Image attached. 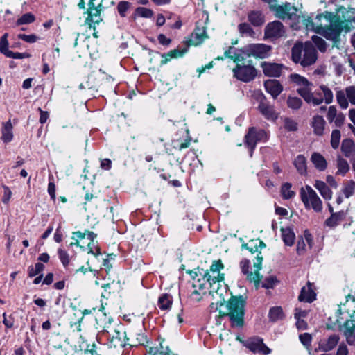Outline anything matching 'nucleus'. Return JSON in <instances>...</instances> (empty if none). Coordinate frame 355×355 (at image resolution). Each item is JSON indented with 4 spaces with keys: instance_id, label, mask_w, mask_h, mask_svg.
Returning a JSON list of instances; mask_svg holds the SVG:
<instances>
[{
    "instance_id": "obj_3",
    "label": "nucleus",
    "mask_w": 355,
    "mask_h": 355,
    "mask_svg": "<svg viewBox=\"0 0 355 355\" xmlns=\"http://www.w3.org/2000/svg\"><path fill=\"white\" fill-rule=\"evenodd\" d=\"M290 80L298 86L297 92L309 104L319 105L324 102L330 104L333 101V92L325 85H320L313 92H312V83L306 78L297 73H292L289 76Z\"/></svg>"
},
{
    "instance_id": "obj_28",
    "label": "nucleus",
    "mask_w": 355,
    "mask_h": 355,
    "mask_svg": "<svg viewBox=\"0 0 355 355\" xmlns=\"http://www.w3.org/2000/svg\"><path fill=\"white\" fill-rule=\"evenodd\" d=\"M189 46H187L184 49H180L178 47L175 49L170 51L167 53H164L162 55V57L164 58V60H162V64H166L168 60L172 58H177L179 57H182L185 53L187 52Z\"/></svg>"
},
{
    "instance_id": "obj_59",
    "label": "nucleus",
    "mask_w": 355,
    "mask_h": 355,
    "mask_svg": "<svg viewBox=\"0 0 355 355\" xmlns=\"http://www.w3.org/2000/svg\"><path fill=\"white\" fill-rule=\"evenodd\" d=\"M300 340L304 345L309 346L311 342V336L308 333H304L300 335Z\"/></svg>"
},
{
    "instance_id": "obj_47",
    "label": "nucleus",
    "mask_w": 355,
    "mask_h": 355,
    "mask_svg": "<svg viewBox=\"0 0 355 355\" xmlns=\"http://www.w3.org/2000/svg\"><path fill=\"white\" fill-rule=\"evenodd\" d=\"M302 101L298 97L289 96L287 99L288 106L293 110H298L302 106Z\"/></svg>"
},
{
    "instance_id": "obj_62",
    "label": "nucleus",
    "mask_w": 355,
    "mask_h": 355,
    "mask_svg": "<svg viewBox=\"0 0 355 355\" xmlns=\"http://www.w3.org/2000/svg\"><path fill=\"white\" fill-rule=\"evenodd\" d=\"M159 42L165 46H168L170 44L171 40L169 38H167L164 34H159L157 37Z\"/></svg>"
},
{
    "instance_id": "obj_50",
    "label": "nucleus",
    "mask_w": 355,
    "mask_h": 355,
    "mask_svg": "<svg viewBox=\"0 0 355 355\" xmlns=\"http://www.w3.org/2000/svg\"><path fill=\"white\" fill-rule=\"evenodd\" d=\"M153 11L144 7H139L135 10V15L141 17H150L153 16Z\"/></svg>"
},
{
    "instance_id": "obj_2",
    "label": "nucleus",
    "mask_w": 355,
    "mask_h": 355,
    "mask_svg": "<svg viewBox=\"0 0 355 355\" xmlns=\"http://www.w3.org/2000/svg\"><path fill=\"white\" fill-rule=\"evenodd\" d=\"M355 23L354 10H347L341 19L338 14L325 11L318 14L314 20L308 17L304 20V25L308 30H311L329 40L338 42L342 31L348 33Z\"/></svg>"
},
{
    "instance_id": "obj_52",
    "label": "nucleus",
    "mask_w": 355,
    "mask_h": 355,
    "mask_svg": "<svg viewBox=\"0 0 355 355\" xmlns=\"http://www.w3.org/2000/svg\"><path fill=\"white\" fill-rule=\"evenodd\" d=\"M347 96L352 105H355V86H350L345 89Z\"/></svg>"
},
{
    "instance_id": "obj_24",
    "label": "nucleus",
    "mask_w": 355,
    "mask_h": 355,
    "mask_svg": "<svg viewBox=\"0 0 355 355\" xmlns=\"http://www.w3.org/2000/svg\"><path fill=\"white\" fill-rule=\"evenodd\" d=\"M205 34L206 31L204 27L196 28L195 31L191 35L187 46H198L200 44L206 37Z\"/></svg>"
},
{
    "instance_id": "obj_8",
    "label": "nucleus",
    "mask_w": 355,
    "mask_h": 355,
    "mask_svg": "<svg viewBox=\"0 0 355 355\" xmlns=\"http://www.w3.org/2000/svg\"><path fill=\"white\" fill-rule=\"evenodd\" d=\"M263 257L261 256V252L257 254L255 261H254V271H249L250 261L248 259H243L240 263V266L242 272L246 275L247 278L250 281L253 282L255 285L259 284L260 275L259 271L261 268Z\"/></svg>"
},
{
    "instance_id": "obj_61",
    "label": "nucleus",
    "mask_w": 355,
    "mask_h": 355,
    "mask_svg": "<svg viewBox=\"0 0 355 355\" xmlns=\"http://www.w3.org/2000/svg\"><path fill=\"white\" fill-rule=\"evenodd\" d=\"M349 351L347 345L345 343H341L336 352V355H348Z\"/></svg>"
},
{
    "instance_id": "obj_39",
    "label": "nucleus",
    "mask_w": 355,
    "mask_h": 355,
    "mask_svg": "<svg viewBox=\"0 0 355 355\" xmlns=\"http://www.w3.org/2000/svg\"><path fill=\"white\" fill-rule=\"evenodd\" d=\"M291 183L286 182L281 187V194L284 199H291L295 196V192L291 190Z\"/></svg>"
},
{
    "instance_id": "obj_1",
    "label": "nucleus",
    "mask_w": 355,
    "mask_h": 355,
    "mask_svg": "<svg viewBox=\"0 0 355 355\" xmlns=\"http://www.w3.org/2000/svg\"><path fill=\"white\" fill-rule=\"evenodd\" d=\"M223 268L220 260L213 262L210 267L211 273H217V276L211 275L210 272H205L203 277L207 279L209 284L210 293L214 297L219 296L220 300L216 302L219 304L218 310L220 315L228 316L232 327H241L243 324L245 300L243 297H232L227 304L225 297H223V291L227 293L226 287L221 288V283L224 281V274L220 273V270Z\"/></svg>"
},
{
    "instance_id": "obj_60",
    "label": "nucleus",
    "mask_w": 355,
    "mask_h": 355,
    "mask_svg": "<svg viewBox=\"0 0 355 355\" xmlns=\"http://www.w3.org/2000/svg\"><path fill=\"white\" fill-rule=\"evenodd\" d=\"M85 236H86L85 232H81L80 231L73 232V236L72 239L76 241V242L74 243V245H79L78 240L83 239ZM71 245H73V243H71Z\"/></svg>"
},
{
    "instance_id": "obj_14",
    "label": "nucleus",
    "mask_w": 355,
    "mask_h": 355,
    "mask_svg": "<svg viewBox=\"0 0 355 355\" xmlns=\"http://www.w3.org/2000/svg\"><path fill=\"white\" fill-rule=\"evenodd\" d=\"M257 100L259 102L258 110L268 120H275L278 114L273 106L270 105L266 97L261 92L256 94Z\"/></svg>"
},
{
    "instance_id": "obj_31",
    "label": "nucleus",
    "mask_w": 355,
    "mask_h": 355,
    "mask_svg": "<svg viewBox=\"0 0 355 355\" xmlns=\"http://www.w3.org/2000/svg\"><path fill=\"white\" fill-rule=\"evenodd\" d=\"M297 172L301 175H306L307 173L306 159L302 155H299L293 161Z\"/></svg>"
},
{
    "instance_id": "obj_23",
    "label": "nucleus",
    "mask_w": 355,
    "mask_h": 355,
    "mask_svg": "<svg viewBox=\"0 0 355 355\" xmlns=\"http://www.w3.org/2000/svg\"><path fill=\"white\" fill-rule=\"evenodd\" d=\"M341 150L344 155L350 159L353 163L355 160V144L352 139H345L341 144Z\"/></svg>"
},
{
    "instance_id": "obj_13",
    "label": "nucleus",
    "mask_w": 355,
    "mask_h": 355,
    "mask_svg": "<svg viewBox=\"0 0 355 355\" xmlns=\"http://www.w3.org/2000/svg\"><path fill=\"white\" fill-rule=\"evenodd\" d=\"M121 336L120 331L112 326L105 327L99 334L101 338H106L110 345L114 347L124 346Z\"/></svg>"
},
{
    "instance_id": "obj_33",
    "label": "nucleus",
    "mask_w": 355,
    "mask_h": 355,
    "mask_svg": "<svg viewBox=\"0 0 355 355\" xmlns=\"http://www.w3.org/2000/svg\"><path fill=\"white\" fill-rule=\"evenodd\" d=\"M337 171L336 175L344 176L349 171V165L347 160L341 157H338L336 159Z\"/></svg>"
},
{
    "instance_id": "obj_35",
    "label": "nucleus",
    "mask_w": 355,
    "mask_h": 355,
    "mask_svg": "<svg viewBox=\"0 0 355 355\" xmlns=\"http://www.w3.org/2000/svg\"><path fill=\"white\" fill-rule=\"evenodd\" d=\"M172 297L168 294L162 295L158 300V306L162 310H168L172 304Z\"/></svg>"
},
{
    "instance_id": "obj_37",
    "label": "nucleus",
    "mask_w": 355,
    "mask_h": 355,
    "mask_svg": "<svg viewBox=\"0 0 355 355\" xmlns=\"http://www.w3.org/2000/svg\"><path fill=\"white\" fill-rule=\"evenodd\" d=\"M268 317L271 321L276 322L282 320L284 317V314L280 306H275L270 309Z\"/></svg>"
},
{
    "instance_id": "obj_21",
    "label": "nucleus",
    "mask_w": 355,
    "mask_h": 355,
    "mask_svg": "<svg viewBox=\"0 0 355 355\" xmlns=\"http://www.w3.org/2000/svg\"><path fill=\"white\" fill-rule=\"evenodd\" d=\"M340 337L337 334H331L327 339L321 340L319 344L320 349L323 352L332 350L338 343Z\"/></svg>"
},
{
    "instance_id": "obj_12",
    "label": "nucleus",
    "mask_w": 355,
    "mask_h": 355,
    "mask_svg": "<svg viewBox=\"0 0 355 355\" xmlns=\"http://www.w3.org/2000/svg\"><path fill=\"white\" fill-rule=\"evenodd\" d=\"M275 15L281 19H293L297 16V9L290 3H285L282 5L277 3L270 10Z\"/></svg>"
},
{
    "instance_id": "obj_26",
    "label": "nucleus",
    "mask_w": 355,
    "mask_h": 355,
    "mask_svg": "<svg viewBox=\"0 0 355 355\" xmlns=\"http://www.w3.org/2000/svg\"><path fill=\"white\" fill-rule=\"evenodd\" d=\"M325 124L326 122L322 116H314L311 121V126L313 129L314 134L322 136L324 134Z\"/></svg>"
},
{
    "instance_id": "obj_44",
    "label": "nucleus",
    "mask_w": 355,
    "mask_h": 355,
    "mask_svg": "<svg viewBox=\"0 0 355 355\" xmlns=\"http://www.w3.org/2000/svg\"><path fill=\"white\" fill-rule=\"evenodd\" d=\"M239 33L243 35L253 36L254 32L251 26L247 23L240 24L238 26Z\"/></svg>"
},
{
    "instance_id": "obj_25",
    "label": "nucleus",
    "mask_w": 355,
    "mask_h": 355,
    "mask_svg": "<svg viewBox=\"0 0 355 355\" xmlns=\"http://www.w3.org/2000/svg\"><path fill=\"white\" fill-rule=\"evenodd\" d=\"M311 162L313 163L315 168H317L320 171H324L327 169L328 164L324 158L319 153H313L311 157Z\"/></svg>"
},
{
    "instance_id": "obj_45",
    "label": "nucleus",
    "mask_w": 355,
    "mask_h": 355,
    "mask_svg": "<svg viewBox=\"0 0 355 355\" xmlns=\"http://www.w3.org/2000/svg\"><path fill=\"white\" fill-rule=\"evenodd\" d=\"M340 132L338 130H334L331 135V146L334 149H337L340 145Z\"/></svg>"
},
{
    "instance_id": "obj_6",
    "label": "nucleus",
    "mask_w": 355,
    "mask_h": 355,
    "mask_svg": "<svg viewBox=\"0 0 355 355\" xmlns=\"http://www.w3.org/2000/svg\"><path fill=\"white\" fill-rule=\"evenodd\" d=\"M244 58L243 55H238L234 61L236 62V66L233 69L234 77L243 82H250L252 80L257 76V71L252 65L251 61H248V64L243 62Z\"/></svg>"
},
{
    "instance_id": "obj_51",
    "label": "nucleus",
    "mask_w": 355,
    "mask_h": 355,
    "mask_svg": "<svg viewBox=\"0 0 355 355\" xmlns=\"http://www.w3.org/2000/svg\"><path fill=\"white\" fill-rule=\"evenodd\" d=\"M284 128L288 131H296L297 130V123L293 119L286 118L284 119Z\"/></svg>"
},
{
    "instance_id": "obj_16",
    "label": "nucleus",
    "mask_w": 355,
    "mask_h": 355,
    "mask_svg": "<svg viewBox=\"0 0 355 355\" xmlns=\"http://www.w3.org/2000/svg\"><path fill=\"white\" fill-rule=\"evenodd\" d=\"M247 347L254 353H261L264 355L269 354L271 352L263 342V339L259 338H252L247 341Z\"/></svg>"
},
{
    "instance_id": "obj_53",
    "label": "nucleus",
    "mask_w": 355,
    "mask_h": 355,
    "mask_svg": "<svg viewBox=\"0 0 355 355\" xmlns=\"http://www.w3.org/2000/svg\"><path fill=\"white\" fill-rule=\"evenodd\" d=\"M58 253L59 258H60L61 262L62 263V264L64 265V266H67L69 263V258L68 253L62 249H59L58 251Z\"/></svg>"
},
{
    "instance_id": "obj_17",
    "label": "nucleus",
    "mask_w": 355,
    "mask_h": 355,
    "mask_svg": "<svg viewBox=\"0 0 355 355\" xmlns=\"http://www.w3.org/2000/svg\"><path fill=\"white\" fill-rule=\"evenodd\" d=\"M313 245V238L307 231H304V236L300 238L297 244V253L299 255L304 254L308 249H311Z\"/></svg>"
},
{
    "instance_id": "obj_49",
    "label": "nucleus",
    "mask_w": 355,
    "mask_h": 355,
    "mask_svg": "<svg viewBox=\"0 0 355 355\" xmlns=\"http://www.w3.org/2000/svg\"><path fill=\"white\" fill-rule=\"evenodd\" d=\"M131 3L128 1H120L117 5V10L121 17H125L127 11L130 8Z\"/></svg>"
},
{
    "instance_id": "obj_5",
    "label": "nucleus",
    "mask_w": 355,
    "mask_h": 355,
    "mask_svg": "<svg viewBox=\"0 0 355 355\" xmlns=\"http://www.w3.org/2000/svg\"><path fill=\"white\" fill-rule=\"evenodd\" d=\"M300 196L306 209H312L316 213L322 212L323 202L316 191L309 185L301 187Z\"/></svg>"
},
{
    "instance_id": "obj_18",
    "label": "nucleus",
    "mask_w": 355,
    "mask_h": 355,
    "mask_svg": "<svg viewBox=\"0 0 355 355\" xmlns=\"http://www.w3.org/2000/svg\"><path fill=\"white\" fill-rule=\"evenodd\" d=\"M263 73L270 77H279L281 75L283 65L277 63L263 62L261 64Z\"/></svg>"
},
{
    "instance_id": "obj_38",
    "label": "nucleus",
    "mask_w": 355,
    "mask_h": 355,
    "mask_svg": "<svg viewBox=\"0 0 355 355\" xmlns=\"http://www.w3.org/2000/svg\"><path fill=\"white\" fill-rule=\"evenodd\" d=\"M355 191V182L349 180L343 184L341 192L346 198L351 197Z\"/></svg>"
},
{
    "instance_id": "obj_64",
    "label": "nucleus",
    "mask_w": 355,
    "mask_h": 355,
    "mask_svg": "<svg viewBox=\"0 0 355 355\" xmlns=\"http://www.w3.org/2000/svg\"><path fill=\"white\" fill-rule=\"evenodd\" d=\"M326 181H327V183L331 187L333 188H337L338 187V183L336 181L335 178H334L333 175H328L327 177H326Z\"/></svg>"
},
{
    "instance_id": "obj_19",
    "label": "nucleus",
    "mask_w": 355,
    "mask_h": 355,
    "mask_svg": "<svg viewBox=\"0 0 355 355\" xmlns=\"http://www.w3.org/2000/svg\"><path fill=\"white\" fill-rule=\"evenodd\" d=\"M264 87L268 93L274 98H277L282 92L283 87L277 80L269 79L264 83Z\"/></svg>"
},
{
    "instance_id": "obj_56",
    "label": "nucleus",
    "mask_w": 355,
    "mask_h": 355,
    "mask_svg": "<svg viewBox=\"0 0 355 355\" xmlns=\"http://www.w3.org/2000/svg\"><path fill=\"white\" fill-rule=\"evenodd\" d=\"M309 311L303 310L301 308H295L294 313L295 319H304L308 315Z\"/></svg>"
},
{
    "instance_id": "obj_27",
    "label": "nucleus",
    "mask_w": 355,
    "mask_h": 355,
    "mask_svg": "<svg viewBox=\"0 0 355 355\" xmlns=\"http://www.w3.org/2000/svg\"><path fill=\"white\" fill-rule=\"evenodd\" d=\"M345 217L343 211L332 213L331 216L325 220L324 224L330 228H334L344 220Z\"/></svg>"
},
{
    "instance_id": "obj_9",
    "label": "nucleus",
    "mask_w": 355,
    "mask_h": 355,
    "mask_svg": "<svg viewBox=\"0 0 355 355\" xmlns=\"http://www.w3.org/2000/svg\"><path fill=\"white\" fill-rule=\"evenodd\" d=\"M209 286V282L204 277L202 279L194 280L191 291H189V301L190 303L200 302L205 296Z\"/></svg>"
},
{
    "instance_id": "obj_20",
    "label": "nucleus",
    "mask_w": 355,
    "mask_h": 355,
    "mask_svg": "<svg viewBox=\"0 0 355 355\" xmlns=\"http://www.w3.org/2000/svg\"><path fill=\"white\" fill-rule=\"evenodd\" d=\"M300 302L311 303L315 300V293L313 289V285L308 282L306 286H303L301 289L300 294L298 296Z\"/></svg>"
},
{
    "instance_id": "obj_43",
    "label": "nucleus",
    "mask_w": 355,
    "mask_h": 355,
    "mask_svg": "<svg viewBox=\"0 0 355 355\" xmlns=\"http://www.w3.org/2000/svg\"><path fill=\"white\" fill-rule=\"evenodd\" d=\"M44 269V264L37 263L35 266H30L28 268V273L30 277H33L40 273Z\"/></svg>"
},
{
    "instance_id": "obj_48",
    "label": "nucleus",
    "mask_w": 355,
    "mask_h": 355,
    "mask_svg": "<svg viewBox=\"0 0 355 355\" xmlns=\"http://www.w3.org/2000/svg\"><path fill=\"white\" fill-rule=\"evenodd\" d=\"M101 10V8H92V10H88V19H89L92 22L98 23L101 20L100 18Z\"/></svg>"
},
{
    "instance_id": "obj_29",
    "label": "nucleus",
    "mask_w": 355,
    "mask_h": 355,
    "mask_svg": "<svg viewBox=\"0 0 355 355\" xmlns=\"http://www.w3.org/2000/svg\"><path fill=\"white\" fill-rule=\"evenodd\" d=\"M248 21L254 26H259L265 21V17L262 12L259 10L250 11L248 15Z\"/></svg>"
},
{
    "instance_id": "obj_58",
    "label": "nucleus",
    "mask_w": 355,
    "mask_h": 355,
    "mask_svg": "<svg viewBox=\"0 0 355 355\" xmlns=\"http://www.w3.org/2000/svg\"><path fill=\"white\" fill-rule=\"evenodd\" d=\"M277 282V279L274 277H270L268 278H266L263 282H262V287L265 288H272L274 287Z\"/></svg>"
},
{
    "instance_id": "obj_63",
    "label": "nucleus",
    "mask_w": 355,
    "mask_h": 355,
    "mask_svg": "<svg viewBox=\"0 0 355 355\" xmlns=\"http://www.w3.org/2000/svg\"><path fill=\"white\" fill-rule=\"evenodd\" d=\"M296 327L300 330H304L307 328V323L304 319H295Z\"/></svg>"
},
{
    "instance_id": "obj_57",
    "label": "nucleus",
    "mask_w": 355,
    "mask_h": 355,
    "mask_svg": "<svg viewBox=\"0 0 355 355\" xmlns=\"http://www.w3.org/2000/svg\"><path fill=\"white\" fill-rule=\"evenodd\" d=\"M18 37L26 42H28V43H34L38 40V37L34 34H32V35L19 34L18 35Z\"/></svg>"
},
{
    "instance_id": "obj_55",
    "label": "nucleus",
    "mask_w": 355,
    "mask_h": 355,
    "mask_svg": "<svg viewBox=\"0 0 355 355\" xmlns=\"http://www.w3.org/2000/svg\"><path fill=\"white\" fill-rule=\"evenodd\" d=\"M337 110L335 106H330L328 109L327 118L329 123H332L338 116Z\"/></svg>"
},
{
    "instance_id": "obj_11",
    "label": "nucleus",
    "mask_w": 355,
    "mask_h": 355,
    "mask_svg": "<svg viewBox=\"0 0 355 355\" xmlns=\"http://www.w3.org/2000/svg\"><path fill=\"white\" fill-rule=\"evenodd\" d=\"M286 34V28L282 22L274 21L268 23L264 29V37L271 41H274L284 37Z\"/></svg>"
},
{
    "instance_id": "obj_42",
    "label": "nucleus",
    "mask_w": 355,
    "mask_h": 355,
    "mask_svg": "<svg viewBox=\"0 0 355 355\" xmlns=\"http://www.w3.org/2000/svg\"><path fill=\"white\" fill-rule=\"evenodd\" d=\"M35 17L33 14L31 12L26 13L23 15L21 17H19L17 21L16 24L17 26L24 25V24H29L35 21Z\"/></svg>"
},
{
    "instance_id": "obj_41",
    "label": "nucleus",
    "mask_w": 355,
    "mask_h": 355,
    "mask_svg": "<svg viewBox=\"0 0 355 355\" xmlns=\"http://www.w3.org/2000/svg\"><path fill=\"white\" fill-rule=\"evenodd\" d=\"M336 99H337L338 103L343 109L347 108V107L349 105V103H348L349 99L347 96L346 91L345 92L341 91V90L338 91L336 92Z\"/></svg>"
},
{
    "instance_id": "obj_32",
    "label": "nucleus",
    "mask_w": 355,
    "mask_h": 355,
    "mask_svg": "<svg viewBox=\"0 0 355 355\" xmlns=\"http://www.w3.org/2000/svg\"><path fill=\"white\" fill-rule=\"evenodd\" d=\"M1 139L5 143L11 141L13 137L12 125L10 121L3 123Z\"/></svg>"
},
{
    "instance_id": "obj_4",
    "label": "nucleus",
    "mask_w": 355,
    "mask_h": 355,
    "mask_svg": "<svg viewBox=\"0 0 355 355\" xmlns=\"http://www.w3.org/2000/svg\"><path fill=\"white\" fill-rule=\"evenodd\" d=\"M292 60L304 67L313 64L317 60V52L311 42L304 45L295 44L292 48Z\"/></svg>"
},
{
    "instance_id": "obj_40",
    "label": "nucleus",
    "mask_w": 355,
    "mask_h": 355,
    "mask_svg": "<svg viewBox=\"0 0 355 355\" xmlns=\"http://www.w3.org/2000/svg\"><path fill=\"white\" fill-rule=\"evenodd\" d=\"M8 33H5L0 40V52L9 58L12 55V52L8 49Z\"/></svg>"
},
{
    "instance_id": "obj_54",
    "label": "nucleus",
    "mask_w": 355,
    "mask_h": 355,
    "mask_svg": "<svg viewBox=\"0 0 355 355\" xmlns=\"http://www.w3.org/2000/svg\"><path fill=\"white\" fill-rule=\"evenodd\" d=\"M3 195L1 199V201L3 204H8L10 201V199L12 196V191L8 186L3 185Z\"/></svg>"
},
{
    "instance_id": "obj_46",
    "label": "nucleus",
    "mask_w": 355,
    "mask_h": 355,
    "mask_svg": "<svg viewBox=\"0 0 355 355\" xmlns=\"http://www.w3.org/2000/svg\"><path fill=\"white\" fill-rule=\"evenodd\" d=\"M312 40L320 51L325 52L327 51V44L322 38L318 36H313Z\"/></svg>"
},
{
    "instance_id": "obj_34",
    "label": "nucleus",
    "mask_w": 355,
    "mask_h": 355,
    "mask_svg": "<svg viewBox=\"0 0 355 355\" xmlns=\"http://www.w3.org/2000/svg\"><path fill=\"white\" fill-rule=\"evenodd\" d=\"M266 245L260 240H252L249 243L243 244L242 248L248 250L252 253L260 252L259 251V248H265Z\"/></svg>"
},
{
    "instance_id": "obj_7",
    "label": "nucleus",
    "mask_w": 355,
    "mask_h": 355,
    "mask_svg": "<svg viewBox=\"0 0 355 355\" xmlns=\"http://www.w3.org/2000/svg\"><path fill=\"white\" fill-rule=\"evenodd\" d=\"M268 139V135L266 130L254 127L250 128L244 138L245 145L250 149V156H252L257 142H265Z\"/></svg>"
},
{
    "instance_id": "obj_36",
    "label": "nucleus",
    "mask_w": 355,
    "mask_h": 355,
    "mask_svg": "<svg viewBox=\"0 0 355 355\" xmlns=\"http://www.w3.org/2000/svg\"><path fill=\"white\" fill-rule=\"evenodd\" d=\"M148 355H171V351L168 349V347L164 349L162 344H159V346H153L149 347L147 349Z\"/></svg>"
},
{
    "instance_id": "obj_30",
    "label": "nucleus",
    "mask_w": 355,
    "mask_h": 355,
    "mask_svg": "<svg viewBox=\"0 0 355 355\" xmlns=\"http://www.w3.org/2000/svg\"><path fill=\"white\" fill-rule=\"evenodd\" d=\"M281 232L282 238L285 245L288 246L293 245L295 239V235L293 230L289 227H282Z\"/></svg>"
},
{
    "instance_id": "obj_22",
    "label": "nucleus",
    "mask_w": 355,
    "mask_h": 355,
    "mask_svg": "<svg viewBox=\"0 0 355 355\" xmlns=\"http://www.w3.org/2000/svg\"><path fill=\"white\" fill-rule=\"evenodd\" d=\"M313 186L320 192L324 200L329 201L332 198L333 191L326 182L317 180L315 181Z\"/></svg>"
},
{
    "instance_id": "obj_15",
    "label": "nucleus",
    "mask_w": 355,
    "mask_h": 355,
    "mask_svg": "<svg viewBox=\"0 0 355 355\" xmlns=\"http://www.w3.org/2000/svg\"><path fill=\"white\" fill-rule=\"evenodd\" d=\"M345 340L349 345H355V320H347L340 327Z\"/></svg>"
},
{
    "instance_id": "obj_10",
    "label": "nucleus",
    "mask_w": 355,
    "mask_h": 355,
    "mask_svg": "<svg viewBox=\"0 0 355 355\" xmlns=\"http://www.w3.org/2000/svg\"><path fill=\"white\" fill-rule=\"evenodd\" d=\"M270 46L264 44H251L245 46L242 51L243 55L258 58H266L270 55Z\"/></svg>"
}]
</instances>
